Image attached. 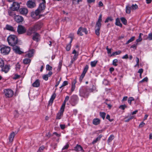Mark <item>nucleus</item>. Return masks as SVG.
Returning a JSON list of instances; mask_svg holds the SVG:
<instances>
[{
    "label": "nucleus",
    "mask_w": 152,
    "mask_h": 152,
    "mask_svg": "<svg viewBox=\"0 0 152 152\" xmlns=\"http://www.w3.org/2000/svg\"><path fill=\"white\" fill-rule=\"evenodd\" d=\"M95 90V89L94 88H88L87 87L82 88L80 90V95L83 97L88 98L89 93L93 92Z\"/></svg>",
    "instance_id": "nucleus-1"
},
{
    "label": "nucleus",
    "mask_w": 152,
    "mask_h": 152,
    "mask_svg": "<svg viewBox=\"0 0 152 152\" xmlns=\"http://www.w3.org/2000/svg\"><path fill=\"white\" fill-rule=\"evenodd\" d=\"M7 40L9 45L12 46L15 45L18 42L17 37L13 35H10L7 38Z\"/></svg>",
    "instance_id": "nucleus-2"
},
{
    "label": "nucleus",
    "mask_w": 152,
    "mask_h": 152,
    "mask_svg": "<svg viewBox=\"0 0 152 152\" xmlns=\"http://www.w3.org/2000/svg\"><path fill=\"white\" fill-rule=\"evenodd\" d=\"M0 50L2 53L4 55H7L10 52V48L9 47L3 45L1 47Z\"/></svg>",
    "instance_id": "nucleus-3"
},
{
    "label": "nucleus",
    "mask_w": 152,
    "mask_h": 152,
    "mask_svg": "<svg viewBox=\"0 0 152 152\" xmlns=\"http://www.w3.org/2000/svg\"><path fill=\"white\" fill-rule=\"evenodd\" d=\"M4 93L5 96L8 98L12 97L14 94L13 91L12 90L9 89L4 90Z\"/></svg>",
    "instance_id": "nucleus-4"
},
{
    "label": "nucleus",
    "mask_w": 152,
    "mask_h": 152,
    "mask_svg": "<svg viewBox=\"0 0 152 152\" xmlns=\"http://www.w3.org/2000/svg\"><path fill=\"white\" fill-rule=\"evenodd\" d=\"M17 30L19 34H22L26 32V29L23 26L19 25L18 27Z\"/></svg>",
    "instance_id": "nucleus-5"
},
{
    "label": "nucleus",
    "mask_w": 152,
    "mask_h": 152,
    "mask_svg": "<svg viewBox=\"0 0 152 152\" xmlns=\"http://www.w3.org/2000/svg\"><path fill=\"white\" fill-rule=\"evenodd\" d=\"M41 12H42V11H40L39 10V9H38L35 11V12L31 13V16L34 18L38 19L40 17V15H39V13Z\"/></svg>",
    "instance_id": "nucleus-6"
},
{
    "label": "nucleus",
    "mask_w": 152,
    "mask_h": 152,
    "mask_svg": "<svg viewBox=\"0 0 152 152\" xmlns=\"http://www.w3.org/2000/svg\"><path fill=\"white\" fill-rule=\"evenodd\" d=\"M82 32L85 33L86 34H88V31L86 28H83L82 27H80L78 30L77 34L80 36H82L83 35Z\"/></svg>",
    "instance_id": "nucleus-7"
},
{
    "label": "nucleus",
    "mask_w": 152,
    "mask_h": 152,
    "mask_svg": "<svg viewBox=\"0 0 152 152\" xmlns=\"http://www.w3.org/2000/svg\"><path fill=\"white\" fill-rule=\"evenodd\" d=\"M14 20L17 23H20L23 22L24 19L23 17L19 15H16L14 17Z\"/></svg>",
    "instance_id": "nucleus-8"
},
{
    "label": "nucleus",
    "mask_w": 152,
    "mask_h": 152,
    "mask_svg": "<svg viewBox=\"0 0 152 152\" xmlns=\"http://www.w3.org/2000/svg\"><path fill=\"white\" fill-rule=\"evenodd\" d=\"M65 108L61 106L59 112L57 114L56 119H60L63 115Z\"/></svg>",
    "instance_id": "nucleus-9"
},
{
    "label": "nucleus",
    "mask_w": 152,
    "mask_h": 152,
    "mask_svg": "<svg viewBox=\"0 0 152 152\" xmlns=\"http://www.w3.org/2000/svg\"><path fill=\"white\" fill-rule=\"evenodd\" d=\"M42 25V23L41 22H38L36 23L34 27L32 28V30L34 31H37L39 29Z\"/></svg>",
    "instance_id": "nucleus-10"
},
{
    "label": "nucleus",
    "mask_w": 152,
    "mask_h": 152,
    "mask_svg": "<svg viewBox=\"0 0 152 152\" xmlns=\"http://www.w3.org/2000/svg\"><path fill=\"white\" fill-rule=\"evenodd\" d=\"M20 7L19 4L16 2H13L12 4V10L13 11L18 10Z\"/></svg>",
    "instance_id": "nucleus-11"
},
{
    "label": "nucleus",
    "mask_w": 152,
    "mask_h": 152,
    "mask_svg": "<svg viewBox=\"0 0 152 152\" xmlns=\"http://www.w3.org/2000/svg\"><path fill=\"white\" fill-rule=\"evenodd\" d=\"M27 7L31 8H33L36 6V4L34 1L32 0H29L27 3Z\"/></svg>",
    "instance_id": "nucleus-12"
},
{
    "label": "nucleus",
    "mask_w": 152,
    "mask_h": 152,
    "mask_svg": "<svg viewBox=\"0 0 152 152\" xmlns=\"http://www.w3.org/2000/svg\"><path fill=\"white\" fill-rule=\"evenodd\" d=\"M13 49L14 52L17 53L21 54L23 53V52L20 51V48L17 46H13Z\"/></svg>",
    "instance_id": "nucleus-13"
},
{
    "label": "nucleus",
    "mask_w": 152,
    "mask_h": 152,
    "mask_svg": "<svg viewBox=\"0 0 152 152\" xmlns=\"http://www.w3.org/2000/svg\"><path fill=\"white\" fill-rule=\"evenodd\" d=\"M19 12L21 14L26 15L28 12V10L26 8H22L19 10Z\"/></svg>",
    "instance_id": "nucleus-14"
},
{
    "label": "nucleus",
    "mask_w": 152,
    "mask_h": 152,
    "mask_svg": "<svg viewBox=\"0 0 152 152\" xmlns=\"http://www.w3.org/2000/svg\"><path fill=\"white\" fill-rule=\"evenodd\" d=\"M10 66L8 65H5L2 68L1 71L4 72L5 73L8 72L10 69Z\"/></svg>",
    "instance_id": "nucleus-15"
},
{
    "label": "nucleus",
    "mask_w": 152,
    "mask_h": 152,
    "mask_svg": "<svg viewBox=\"0 0 152 152\" xmlns=\"http://www.w3.org/2000/svg\"><path fill=\"white\" fill-rule=\"evenodd\" d=\"M34 49H32L30 50L28 52V53L26 55V57H28L29 58H30L32 57L33 56V54L34 52Z\"/></svg>",
    "instance_id": "nucleus-16"
},
{
    "label": "nucleus",
    "mask_w": 152,
    "mask_h": 152,
    "mask_svg": "<svg viewBox=\"0 0 152 152\" xmlns=\"http://www.w3.org/2000/svg\"><path fill=\"white\" fill-rule=\"evenodd\" d=\"M131 10L132 11V5L131 6L129 4L127 5L126 7V13L128 14H130Z\"/></svg>",
    "instance_id": "nucleus-17"
},
{
    "label": "nucleus",
    "mask_w": 152,
    "mask_h": 152,
    "mask_svg": "<svg viewBox=\"0 0 152 152\" xmlns=\"http://www.w3.org/2000/svg\"><path fill=\"white\" fill-rule=\"evenodd\" d=\"M45 8V4L44 3H42L40 4L38 9L42 12L44 10Z\"/></svg>",
    "instance_id": "nucleus-18"
},
{
    "label": "nucleus",
    "mask_w": 152,
    "mask_h": 152,
    "mask_svg": "<svg viewBox=\"0 0 152 152\" xmlns=\"http://www.w3.org/2000/svg\"><path fill=\"white\" fill-rule=\"evenodd\" d=\"M39 34L37 33H36L34 34L33 36L32 39L38 42L39 41Z\"/></svg>",
    "instance_id": "nucleus-19"
},
{
    "label": "nucleus",
    "mask_w": 152,
    "mask_h": 152,
    "mask_svg": "<svg viewBox=\"0 0 152 152\" xmlns=\"http://www.w3.org/2000/svg\"><path fill=\"white\" fill-rule=\"evenodd\" d=\"M32 86L34 87H38L40 86V81L39 80L37 79L36 81L32 84Z\"/></svg>",
    "instance_id": "nucleus-20"
},
{
    "label": "nucleus",
    "mask_w": 152,
    "mask_h": 152,
    "mask_svg": "<svg viewBox=\"0 0 152 152\" xmlns=\"http://www.w3.org/2000/svg\"><path fill=\"white\" fill-rule=\"evenodd\" d=\"M88 66L87 65H86L80 76H81L82 77H83V78L84 77V76H85L86 73L88 70Z\"/></svg>",
    "instance_id": "nucleus-21"
},
{
    "label": "nucleus",
    "mask_w": 152,
    "mask_h": 152,
    "mask_svg": "<svg viewBox=\"0 0 152 152\" xmlns=\"http://www.w3.org/2000/svg\"><path fill=\"white\" fill-rule=\"evenodd\" d=\"M70 38H71V39L70 42L67 45L66 47V49L67 51H69L71 48V43L72 42L73 40V38L72 37H70Z\"/></svg>",
    "instance_id": "nucleus-22"
},
{
    "label": "nucleus",
    "mask_w": 152,
    "mask_h": 152,
    "mask_svg": "<svg viewBox=\"0 0 152 152\" xmlns=\"http://www.w3.org/2000/svg\"><path fill=\"white\" fill-rule=\"evenodd\" d=\"M74 150L76 151H83L82 147L79 145H77L74 148Z\"/></svg>",
    "instance_id": "nucleus-23"
},
{
    "label": "nucleus",
    "mask_w": 152,
    "mask_h": 152,
    "mask_svg": "<svg viewBox=\"0 0 152 152\" xmlns=\"http://www.w3.org/2000/svg\"><path fill=\"white\" fill-rule=\"evenodd\" d=\"M56 96V94L55 93H54L51 96V97L49 101V104H52L53 102V100L55 99Z\"/></svg>",
    "instance_id": "nucleus-24"
},
{
    "label": "nucleus",
    "mask_w": 152,
    "mask_h": 152,
    "mask_svg": "<svg viewBox=\"0 0 152 152\" xmlns=\"http://www.w3.org/2000/svg\"><path fill=\"white\" fill-rule=\"evenodd\" d=\"M6 28L7 30L11 31H15L14 28L12 26L9 25H6Z\"/></svg>",
    "instance_id": "nucleus-25"
},
{
    "label": "nucleus",
    "mask_w": 152,
    "mask_h": 152,
    "mask_svg": "<svg viewBox=\"0 0 152 152\" xmlns=\"http://www.w3.org/2000/svg\"><path fill=\"white\" fill-rule=\"evenodd\" d=\"M100 120L98 118H95L93 120V123L95 125L99 124L100 122Z\"/></svg>",
    "instance_id": "nucleus-26"
},
{
    "label": "nucleus",
    "mask_w": 152,
    "mask_h": 152,
    "mask_svg": "<svg viewBox=\"0 0 152 152\" xmlns=\"http://www.w3.org/2000/svg\"><path fill=\"white\" fill-rule=\"evenodd\" d=\"M15 137V133L14 132H12L10 135L9 137V141L11 142L12 141L13 138Z\"/></svg>",
    "instance_id": "nucleus-27"
},
{
    "label": "nucleus",
    "mask_w": 152,
    "mask_h": 152,
    "mask_svg": "<svg viewBox=\"0 0 152 152\" xmlns=\"http://www.w3.org/2000/svg\"><path fill=\"white\" fill-rule=\"evenodd\" d=\"M115 24L121 27L122 26V24L121 23L119 19L118 18L116 19Z\"/></svg>",
    "instance_id": "nucleus-28"
},
{
    "label": "nucleus",
    "mask_w": 152,
    "mask_h": 152,
    "mask_svg": "<svg viewBox=\"0 0 152 152\" xmlns=\"http://www.w3.org/2000/svg\"><path fill=\"white\" fill-rule=\"evenodd\" d=\"M69 97L68 96H66V97L65 99L64 102L63 104H62L61 106V107L65 108V104H66V102L67 101L69 100Z\"/></svg>",
    "instance_id": "nucleus-29"
},
{
    "label": "nucleus",
    "mask_w": 152,
    "mask_h": 152,
    "mask_svg": "<svg viewBox=\"0 0 152 152\" xmlns=\"http://www.w3.org/2000/svg\"><path fill=\"white\" fill-rule=\"evenodd\" d=\"M113 17L111 16H110L107 17L106 19L105 23H107L110 21H113Z\"/></svg>",
    "instance_id": "nucleus-30"
},
{
    "label": "nucleus",
    "mask_w": 152,
    "mask_h": 152,
    "mask_svg": "<svg viewBox=\"0 0 152 152\" xmlns=\"http://www.w3.org/2000/svg\"><path fill=\"white\" fill-rule=\"evenodd\" d=\"M138 9V6L137 4H132V11Z\"/></svg>",
    "instance_id": "nucleus-31"
},
{
    "label": "nucleus",
    "mask_w": 152,
    "mask_h": 152,
    "mask_svg": "<svg viewBox=\"0 0 152 152\" xmlns=\"http://www.w3.org/2000/svg\"><path fill=\"white\" fill-rule=\"evenodd\" d=\"M31 61V60L29 58H26L23 60V63L25 64H28Z\"/></svg>",
    "instance_id": "nucleus-32"
},
{
    "label": "nucleus",
    "mask_w": 152,
    "mask_h": 152,
    "mask_svg": "<svg viewBox=\"0 0 152 152\" xmlns=\"http://www.w3.org/2000/svg\"><path fill=\"white\" fill-rule=\"evenodd\" d=\"M8 14L10 16L13 17L14 18V16L16 15L15 12L11 11H8Z\"/></svg>",
    "instance_id": "nucleus-33"
},
{
    "label": "nucleus",
    "mask_w": 152,
    "mask_h": 152,
    "mask_svg": "<svg viewBox=\"0 0 152 152\" xmlns=\"http://www.w3.org/2000/svg\"><path fill=\"white\" fill-rule=\"evenodd\" d=\"M135 38L134 36L132 37L130 39H129L126 43V45H128L130 42L133 41L134 40Z\"/></svg>",
    "instance_id": "nucleus-34"
},
{
    "label": "nucleus",
    "mask_w": 152,
    "mask_h": 152,
    "mask_svg": "<svg viewBox=\"0 0 152 152\" xmlns=\"http://www.w3.org/2000/svg\"><path fill=\"white\" fill-rule=\"evenodd\" d=\"M143 35V34L142 33H140L139 34V38H138V39H137L136 40V41L137 43H138L139 42H140L142 41V36Z\"/></svg>",
    "instance_id": "nucleus-35"
},
{
    "label": "nucleus",
    "mask_w": 152,
    "mask_h": 152,
    "mask_svg": "<svg viewBox=\"0 0 152 152\" xmlns=\"http://www.w3.org/2000/svg\"><path fill=\"white\" fill-rule=\"evenodd\" d=\"M121 20L123 24L126 25L127 23V21L126 19L124 17H122L121 18Z\"/></svg>",
    "instance_id": "nucleus-36"
},
{
    "label": "nucleus",
    "mask_w": 152,
    "mask_h": 152,
    "mask_svg": "<svg viewBox=\"0 0 152 152\" xmlns=\"http://www.w3.org/2000/svg\"><path fill=\"white\" fill-rule=\"evenodd\" d=\"M101 26V23H100L96 22L95 26V28L100 29Z\"/></svg>",
    "instance_id": "nucleus-37"
},
{
    "label": "nucleus",
    "mask_w": 152,
    "mask_h": 152,
    "mask_svg": "<svg viewBox=\"0 0 152 152\" xmlns=\"http://www.w3.org/2000/svg\"><path fill=\"white\" fill-rule=\"evenodd\" d=\"M97 63V61H91V65L92 67H94L96 66Z\"/></svg>",
    "instance_id": "nucleus-38"
},
{
    "label": "nucleus",
    "mask_w": 152,
    "mask_h": 152,
    "mask_svg": "<svg viewBox=\"0 0 152 152\" xmlns=\"http://www.w3.org/2000/svg\"><path fill=\"white\" fill-rule=\"evenodd\" d=\"M102 137V136H99L96 139L93 141L92 142V143L94 144L96 143L97 141L100 140Z\"/></svg>",
    "instance_id": "nucleus-39"
},
{
    "label": "nucleus",
    "mask_w": 152,
    "mask_h": 152,
    "mask_svg": "<svg viewBox=\"0 0 152 152\" xmlns=\"http://www.w3.org/2000/svg\"><path fill=\"white\" fill-rule=\"evenodd\" d=\"M4 65V60L1 58H0V67L1 68L3 67Z\"/></svg>",
    "instance_id": "nucleus-40"
},
{
    "label": "nucleus",
    "mask_w": 152,
    "mask_h": 152,
    "mask_svg": "<svg viewBox=\"0 0 152 152\" xmlns=\"http://www.w3.org/2000/svg\"><path fill=\"white\" fill-rule=\"evenodd\" d=\"M100 115L103 119H104L106 115V113L104 112H101L100 113Z\"/></svg>",
    "instance_id": "nucleus-41"
},
{
    "label": "nucleus",
    "mask_w": 152,
    "mask_h": 152,
    "mask_svg": "<svg viewBox=\"0 0 152 152\" xmlns=\"http://www.w3.org/2000/svg\"><path fill=\"white\" fill-rule=\"evenodd\" d=\"M20 77V76L18 74H15L14 76L12 77V78L14 80H16L19 78Z\"/></svg>",
    "instance_id": "nucleus-42"
},
{
    "label": "nucleus",
    "mask_w": 152,
    "mask_h": 152,
    "mask_svg": "<svg viewBox=\"0 0 152 152\" xmlns=\"http://www.w3.org/2000/svg\"><path fill=\"white\" fill-rule=\"evenodd\" d=\"M134 100V99L133 97H130L128 99V102L130 104H131L132 101Z\"/></svg>",
    "instance_id": "nucleus-43"
},
{
    "label": "nucleus",
    "mask_w": 152,
    "mask_h": 152,
    "mask_svg": "<svg viewBox=\"0 0 152 152\" xmlns=\"http://www.w3.org/2000/svg\"><path fill=\"white\" fill-rule=\"evenodd\" d=\"M34 31V30H32V28H31L30 30L27 33V35H31L34 31Z\"/></svg>",
    "instance_id": "nucleus-44"
},
{
    "label": "nucleus",
    "mask_w": 152,
    "mask_h": 152,
    "mask_svg": "<svg viewBox=\"0 0 152 152\" xmlns=\"http://www.w3.org/2000/svg\"><path fill=\"white\" fill-rule=\"evenodd\" d=\"M46 69L47 70L50 71L52 70V67L49 64H47L46 66Z\"/></svg>",
    "instance_id": "nucleus-45"
},
{
    "label": "nucleus",
    "mask_w": 152,
    "mask_h": 152,
    "mask_svg": "<svg viewBox=\"0 0 152 152\" xmlns=\"http://www.w3.org/2000/svg\"><path fill=\"white\" fill-rule=\"evenodd\" d=\"M127 106L125 104L122 105H120L119 107V108L122 110H124V109L126 108Z\"/></svg>",
    "instance_id": "nucleus-46"
},
{
    "label": "nucleus",
    "mask_w": 152,
    "mask_h": 152,
    "mask_svg": "<svg viewBox=\"0 0 152 152\" xmlns=\"http://www.w3.org/2000/svg\"><path fill=\"white\" fill-rule=\"evenodd\" d=\"M95 34L98 36H99V31L100 29L95 28Z\"/></svg>",
    "instance_id": "nucleus-47"
},
{
    "label": "nucleus",
    "mask_w": 152,
    "mask_h": 152,
    "mask_svg": "<svg viewBox=\"0 0 152 152\" xmlns=\"http://www.w3.org/2000/svg\"><path fill=\"white\" fill-rule=\"evenodd\" d=\"M48 77H49L48 76V75L47 74L44 75L42 76L43 79L46 81L48 80Z\"/></svg>",
    "instance_id": "nucleus-48"
},
{
    "label": "nucleus",
    "mask_w": 152,
    "mask_h": 152,
    "mask_svg": "<svg viewBox=\"0 0 152 152\" xmlns=\"http://www.w3.org/2000/svg\"><path fill=\"white\" fill-rule=\"evenodd\" d=\"M145 124L143 122H142L139 125V127L140 128H142L144 126Z\"/></svg>",
    "instance_id": "nucleus-49"
},
{
    "label": "nucleus",
    "mask_w": 152,
    "mask_h": 152,
    "mask_svg": "<svg viewBox=\"0 0 152 152\" xmlns=\"http://www.w3.org/2000/svg\"><path fill=\"white\" fill-rule=\"evenodd\" d=\"M102 15H100L99 17V18L98 19V20L97 22H98V23H101V22H102Z\"/></svg>",
    "instance_id": "nucleus-50"
},
{
    "label": "nucleus",
    "mask_w": 152,
    "mask_h": 152,
    "mask_svg": "<svg viewBox=\"0 0 152 152\" xmlns=\"http://www.w3.org/2000/svg\"><path fill=\"white\" fill-rule=\"evenodd\" d=\"M19 115L18 111L17 110H15V118H18L19 116Z\"/></svg>",
    "instance_id": "nucleus-51"
},
{
    "label": "nucleus",
    "mask_w": 152,
    "mask_h": 152,
    "mask_svg": "<svg viewBox=\"0 0 152 152\" xmlns=\"http://www.w3.org/2000/svg\"><path fill=\"white\" fill-rule=\"evenodd\" d=\"M134 118V117L133 116H131L129 118H127L126 120H125V122H129L130 120Z\"/></svg>",
    "instance_id": "nucleus-52"
},
{
    "label": "nucleus",
    "mask_w": 152,
    "mask_h": 152,
    "mask_svg": "<svg viewBox=\"0 0 152 152\" xmlns=\"http://www.w3.org/2000/svg\"><path fill=\"white\" fill-rule=\"evenodd\" d=\"M45 147L44 146H42L40 147L39 149V150L38 152H41L42 151L43 149H44Z\"/></svg>",
    "instance_id": "nucleus-53"
},
{
    "label": "nucleus",
    "mask_w": 152,
    "mask_h": 152,
    "mask_svg": "<svg viewBox=\"0 0 152 152\" xmlns=\"http://www.w3.org/2000/svg\"><path fill=\"white\" fill-rule=\"evenodd\" d=\"M148 80V78L146 77L145 78H144V79H143L142 80L140 81V83H142L145 81L147 82Z\"/></svg>",
    "instance_id": "nucleus-54"
},
{
    "label": "nucleus",
    "mask_w": 152,
    "mask_h": 152,
    "mask_svg": "<svg viewBox=\"0 0 152 152\" xmlns=\"http://www.w3.org/2000/svg\"><path fill=\"white\" fill-rule=\"evenodd\" d=\"M114 138V136L113 135H111L109 138L108 141L109 142L111 141Z\"/></svg>",
    "instance_id": "nucleus-55"
},
{
    "label": "nucleus",
    "mask_w": 152,
    "mask_h": 152,
    "mask_svg": "<svg viewBox=\"0 0 152 152\" xmlns=\"http://www.w3.org/2000/svg\"><path fill=\"white\" fill-rule=\"evenodd\" d=\"M143 69H139L138 73H140V75H141L142 73L143 72Z\"/></svg>",
    "instance_id": "nucleus-56"
},
{
    "label": "nucleus",
    "mask_w": 152,
    "mask_h": 152,
    "mask_svg": "<svg viewBox=\"0 0 152 152\" xmlns=\"http://www.w3.org/2000/svg\"><path fill=\"white\" fill-rule=\"evenodd\" d=\"M78 56V54H74V56L72 59H73L74 60H76Z\"/></svg>",
    "instance_id": "nucleus-57"
},
{
    "label": "nucleus",
    "mask_w": 152,
    "mask_h": 152,
    "mask_svg": "<svg viewBox=\"0 0 152 152\" xmlns=\"http://www.w3.org/2000/svg\"><path fill=\"white\" fill-rule=\"evenodd\" d=\"M75 85L74 84H73V83H72V88H71V91H73L75 89Z\"/></svg>",
    "instance_id": "nucleus-58"
},
{
    "label": "nucleus",
    "mask_w": 152,
    "mask_h": 152,
    "mask_svg": "<svg viewBox=\"0 0 152 152\" xmlns=\"http://www.w3.org/2000/svg\"><path fill=\"white\" fill-rule=\"evenodd\" d=\"M69 146V145L66 144L63 147V148L62 149V150H64L65 149H67L68 148Z\"/></svg>",
    "instance_id": "nucleus-59"
},
{
    "label": "nucleus",
    "mask_w": 152,
    "mask_h": 152,
    "mask_svg": "<svg viewBox=\"0 0 152 152\" xmlns=\"http://www.w3.org/2000/svg\"><path fill=\"white\" fill-rule=\"evenodd\" d=\"M148 38L150 40L152 39V33H150L149 34Z\"/></svg>",
    "instance_id": "nucleus-60"
},
{
    "label": "nucleus",
    "mask_w": 152,
    "mask_h": 152,
    "mask_svg": "<svg viewBox=\"0 0 152 152\" xmlns=\"http://www.w3.org/2000/svg\"><path fill=\"white\" fill-rule=\"evenodd\" d=\"M20 64H19V63H18L16 65V69L17 70L18 69H19L20 68Z\"/></svg>",
    "instance_id": "nucleus-61"
},
{
    "label": "nucleus",
    "mask_w": 152,
    "mask_h": 152,
    "mask_svg": "<svg viewBox=\"0 0 152 152\" xmlns=\"http://www.w3.org/2000/svg\"><path fill=\"white\" fill-rule=\"evenodd\" d=\"M121 53V52L120 50H118L117 51L115 52V55H118L120 54Z\"/></svg>",
    "instance_id": "nucleus-62"
},
{
    "label": "nucleus",
    "mask_w": 152,
    "mask_h": 152,
    "mask_svg": "<svg viewBox=\"0 0 152 152\" xmlns=\"http://www.w3.org/2000/svg\"><path fill=\"white\" fill-rule=\"evenodd\" d=\"M61 77L59 80L56 83V84L55 85V87H57L58 86V85H59V83H60V81L61 80Z\"/></svg>",
    "instance_id": "nucleus-63"
},
{
    "label": "nucleus",
    "mask_w": 152,
    "mask_h": 152,
    "mask_svg": "<svg viewBox=\"0 0 152 152\" xmlns=\"http://www.w3.org/2000/svg\"><path fill=\"white\" fill-rule=\"evenodd\" d=\"M68 84V82L67 81H64V82L62 84V86H65L66 85Z\"/></svg>",
    "instance_id": "nucleus-64"
}]
</instances>
